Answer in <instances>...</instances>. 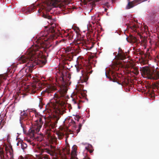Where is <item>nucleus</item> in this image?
Masks as SVG:
<instances>
[{"label":"nucleus","mask_w":159,"mask_h":159,"mask_svg":"<svg viewBox=\"0 0 159 159\" xmlns=\"http://www.w3.org/2000/svg\"><path fill=\"white\" fill-rule=\"evenodd\" d=\"M140 70L142 75L148 79L154 80L159 79V72L152 71L148 66L140 67Z\"/></svg>","instance_id":"5"},{"label":"nucleus","mask_w":159,"mask_h":159,"mask_svg":"<svg viewBox=\"0 0 159 159\" xmlns=\"http://www.w3.org/2000/svg\"><path fill=\"white\" fill-rule=\"evenodd\" d=\"M68 137V135L67 136H66V139L65 140V142H66H66H67V139Z\"/></svg>","instance_id":"42"},{"label":"nucleus","mask_w":159,"mask_h":159,"mask_svg":"<svg viewBox=\"0 0 159 159\" xmlns=\"http://www.w3.org/2000/svg\"><path fill=\"white\" fill-rule=\"evenodd\" d=\"M39 106L41 108L43 106V102L42 99L41 98L39 99Z\"/></svg>","instance_id":"19"},{"label":"nucleus","mask_w":159,"mask_h":159,"mask_svg":"<svg viewBox=\"0 0 159 159\" xmlns=\"http://www.w3.org/2000/svg\"><path fill=\"white\" fill-rule=\"evenodd\" d=\"M20 159H30L29 158H28L27 157H20Z\"/></svg>","instance_id":"35"},{"label":"nucleus","mask_w":159,"mask_h":159,"mask_svg":"<svg viewBox=\"0 0 159 159\" xmlns=\"http://www.w3.org/2000/svg\"><path fill=\"white\" fill-rule=\"evenodd\" d=\"M43 152H46L51 156H53L54 153H53V150H51L50 149L47 148H45L44 149Z\"/></svg>","instance_id":"16"},{"label":"nucleus","mask_w":159,"mask_h":159,"mask_svg":"<svg viewBox=\"0 0 159 159\" xmlns=\"http://www.w3.org/2000/svg\"><path fill=\"white\" fill-rule=\"evenodd\" d=\"M113 2V0H109L108 2H107V3H109L110 2Z\"/></svg>","instance_id":"36"},{"label":"nucleus","mask_w":159,"mask_h":159,"mask_svg":"<svg viewBox=\"0 0 159 159\" xmlns=\"http://www.w3.org/2000/svg\"><path fill=\"white\" fill-rule=\"evenodd\" d=\"M128 0V2L126 6V9H130L138 4L137 1H135L136 0H134L132 2H130L129 0Z\"/></svg>","instance_id":"12"},{"label":"nucleus","mask_w":159,"mask_h":159,"mask_svg":"<svg viewBox=\"0 0 159 159\" xmlns=\"http://www.w3.org/2000/svg\"><path fill=\"white\" fill-rule=\"evenodd\" d=\"M107 8H105V11L107 12Z\"/></svg>","instance_id":"43"},{"label":"nucleus","mask_w":159,"mask_h":159,"mask_svg":"<svg viewBox=\"0 0 159 159\" xmlns=\"http://www.w3.org/2000/svg\"><path fill=\"white\" fill-rule=\"evenodd\" d=\"M5 79V77L0 76V86L4 85L3 82Z\"/></svg>","instance_id":"21"},{"label":"nucleus","mask_w":159,"mask_h":159,"mask_svg":"<svg viewBox=\"0 0 159 159\" xmlns=\"http://www.w3.org/2000/svg\"><path fill=\"white\" fill-rule=\"evenodd\" d=\"M82 126V125L80 123L79 125L78 129L76 130L77 134L80 131Z\"/></svg>","instance_id":"25"},{"label":"nucleus","mask_w":159,"mask_h":159,"mask_svg":"<svg viewBox=\"0 0 159 159\" xmlns=\"http://www.w3.org/2000/svg\"><path fill=\"white\" fill-rule=\"evenodd\" d=\"M20 143H21V142H18V143H17V144H16L17 145V146H19V145H20Z\"/></svg>","instance_id":"39"},{"label":"nucleus","mask_w":159,"mask_h":159,"mask_svg":"<svg viewBox=\"0 0 159 159\" xmlns=\"http://www.w3.org/2000/svg\"><path fill=\"white\" fill-rule=\"evenodd\" d=\"M84 159H90V158L86 156L84 158Z\"/></svg>","instance_id":"38"},{"label":"nucleus","mask_w":159,"mask_h":159,"mask_svg":"<svg viewBox=\"0 0 159 159\" xmlns=\"http://www.w3.org/2000/svg\"><path fill=\"white\" fill-rule=\"evenodd\" d=\"M20 146H21V148L23 150H24L27 147V144L26 143L23 142H21Z\"/></svg>","instance_id":"18"},{"label":"nucleus","mask_w":159,"mask_h":159,"mask_svg":"<svg viewBox=\"0 0 159 159\" xmlns=\"http://www.w3.org/2000/svg\"><path fill=\"white\" fill-rule=\"evenodd\" d=\"M72 101H73V102L74 103V104L77 103L78 105V109H80V107L79 106L78 104L77 103V102H76V101H75V99H73L72 100Z\"/></svg>","instance_id":"33"},{"label":"nucleus","mask_w":159,"mask_h":159,"mask_svg":"<svg viewBox=\"0 0 159 159\" xmlns=\"http://www.w3.org/2000/svg\"><path fill=\"white\" fill-rule=\"evenodd\" d=\"M83 41L82 39H78L76 40V43L77 44H80Z\"/></svg>","instance_id":"27"},{"label":"nucleus","mask_w":159,"mask_h":159,"mask_svg":"<svg viewBox=\"0 0 159 159\" xmlns=\"http://www.w3.org/2000/svg\"><path fill=\"white\" fill-rule=\"evenodd\" d=\"M29 114L28 113H26L25 111H24L23 112H21L20 113V116H26V115Z\"/></svg>","instance_id":"26"},{"label":"nucleus","mask_w":159,"mask_h":159,"mask_svg":"<svg viewBox=\"0 0 159 159\" xmlns=\"http://www.w3.org/2000/svg\"><path fill=\"white\" fill-rule=\"evenodd\" d=\"M64 36H66L69 40H71L73 38V35L71 33H68L65 32Z\"/></svg>","instance_id":"15"},{"label":"nucleus","mask_w":159,"mask_h":159,"mask_svg":"<svg viewBox=\"0 0 159 159\" xmlns=\"http://www.w3.org/2000/svg\"><path fill=\"white\" fill-rule=\"evenodd\" d=\"M65 50L67 57L70 59V61L73 59L74 56L75 55L76 53H78L80 51V48H78L75 52V50L72 47H67Z\"/></svg>","instance_id":"6"},{"label":"nucleus","mask_w":159,"mask_h":159,"mask_svg":"<svg viewBox=\"0 0 159 159\" xmlns=\"http://www.w3.org/2000/svg\"><path fill=\"white\" fill-rule=\"evenodd\" d=\"M56 134L57 135L58 138L59 139H62L64 136V134L63 133L60 131H57L56 133Z\"/></svg>","instance_id":"17"},{"label":"nucleus","mask_w":159,"mask_h":159,"mask_svg":"<svg viewBox=\"0 0 159 159\" xmlns=\"http://www.w3.org/2000/svg\"><path fill=\"white\" fill-rule=\"evenodd\" d=\"M84 120H83V123H84Z\"/></svg>","instance_id":"44"},{"label":"nucleus","mask_w":159,"mask_h":159,"mask_svg":"<svg viewBox=\"0 0 159 159\" xmlns=\"http://www.w3.org/2000/svg\"><path fill=\"white\" fill-rule=\"evenodd\" d=\"M55 90V88L52 85H48L45 90L42 91V93L47 94L48 96L51 95V93Z\"/></svg>","instance_id":"9"},{"label":"nucleus","mask_w":159,"mask_h":159,"mask_svg":"<svg viewBox=\"0 0 159 159\" xmlns=\"http://www.w3.org/2000/svg\"><path fill=\"white\" fill-rule=\"evenodd\" d=\"M3 158H4V156L3 153H2L1 155V159H3Z\"/></svg>","instance_id":"34"},{"label":"nucleus","mask_w":159,"mask_h":159,"mask_svg":"<svg viewBox=\"0 0 159 159\" xmlns=\"http://www.w3.org/2000/svg\"><path fill=\"white\" fill-rule=\"evenodd\" d=\"M90 146L91 147H92V146L91 145H89L88 147H86L85 149L87 150L90 153H91L93 152V150L92 149H89V148Z\"/></svg>","instance_id":"24"},{"label":"nucleus","mask_w":159,"mask_h":159,"mask_svg":"<svg viewBox=\"0 0 159 159\" xmlns=\"http://www.w3.org/2000/svg\"><path fill=\"white\" fill-rule=\"evenodd\" d=\"M42 16L49 20L48 22L51 24V26L48 30L41 32L39 35V38L36 41V44L33 45L35 46L25 56H21L20 58V63H27L26 66L27 68L26 69L25 72L28 73L25 75V80H26L31 79L32 76L30 73L35 68V66L39 65L40 67H42L46 64V61L45 59L37 58L39 54V52H37L39 46H43L44 48L48 47L47 46L49 45H48V42L47 41L49 39H54L56 35H58L59 32L56 24L53 22L54 20L52 19L51 16L43 15Z\"/></svg>","instance_id":"1"},{"label":"nucleus","mask_w":159,"mask_h":159,"mask_svg":"<svg viewBox=\"0 0 159 159\" xmlns=\"http://www.w3.org/2000/svg\"><path fill=\"white\" fill-rule=\"evenodd\" d=\"M36 89V87H35V88H34V89H32L31 90V93H32V94L35 93L36 92V91L37 90V89Z\"/></svg>","instance_id":"31"},{"label":"nucleus","mask_w":159,"mask_h":159,"mask_svg":"<svg viewBox=\"0 0 159 159\" xmlns=\"http://www.w3.org/2000/svg\"><path fill=\"white\" fill-rule=\"evenodd\" d=\"M157 89L159 90V82H158V83L157 84Z\"/></svg>","instance_id":"40"},{"label":"nucleus","mask_w":159,"mask_h":159,"mask_svg":"<svg viewBox=\"0 0 159 159\" xmlns=\"http://www.w3.org/2000/svg\"><path fill=\"white\" fill-rule=\"evenodd\" d=\"M28 112H29V114L26 115V116H23L20 117V122L21 124L22 123H23V122H25L26 123L27 120H29L31 121V120L33 119V117L34 116V115L35 114V113L34 114V113L31 111H29Z\"/></svg>","instance_id":"7"},{"label":"nucleus","mask_w":159,"mask_h":159,"mask_svg":"<svg viewBox=\"0 0 159 159\" xmlns=\"http://www.w3.org/2000/svg\"><path fill=\"white\" fill-rule=\"evenodd\" d=\"M126 39L128 42L130 43L138 44L139 42V41L138 39L131 34H130L129 37L126 38Z\"/></svg>","instance_id":"11"},{"label":"nucleus","mask_w":159,"mask_h":159,"mask_svg":"<svg viewBox=\"0 0 159 159\" xmlns=\"http://www.w3.org/2000/svg\"><path fill=\"white\" fill-rule=\"evenodd\" d=\"M70 121V122L69 124L70 125H73V126H74L75 128H76L75 123V121H74V120L72 119Z\"/></svg>","instance_id":"23"},{"label":"nucleus","mask_w":159,"mask_h":159,"mask_svg":"<svg viewBox=\"0 0 159 159\" xmlns=\"http://www.w3.org/2000/svg\"><path fill=\"white\" fill-rule=\"evenodd\" d=\"M117 58L120 60H123L126 58V55L122 50L120 48H118V53H116Z\"/></svg>","instance_id":"10"},{"label":"nucleus","mask_w":159,"mask_h":159,"mask_svg":"<svg viewBox=\"0 0 159 159\" xmlns=\"http://www.w3.org/2000/svg\"><path fill=\"white\" fill-rule=\"evenodd\" d=\"M114 72L112 71H110L107 74L106 72L105 73L106 75L107 78L110 79L111 80H113L114 82H116L119 84H121L119 83V81L118 77L117 74H114Z\"/></svg>","instance_id":"8"},{"label":"nucleus","mask_w":159,"mask_h":159,"mask_svg":"<svg viewBox=\"0 0 159 159\" xmlns=\"http://www.w3.org/2000/svg\"><path fill=\"white\" fill-rule=\"evenodd\" d=\"M24 132H25L24 129H23Z\"/></svg>","instance_id":"46"},{"label":"nucleus","mask_w":159,"mask_h":159,"mask_svg":"<svg viewBox=\"0 0 159 159\" xmlns=\"http://www.w3.org/2000/svg\"><path fill=\"white\" fill-rule=\"evenodd\" d=\"M76 117L77 118V120L78 121H79V120H80V117L78 116H76Z\"/></svg>","instance_id":"37"},{"label":"nucleus","mask_w":159,"mask_h":159,"mask_svg":"<svg viewBox=\"0 0 159 159\" xmlns=\"http://www.w3.org/2000/svg\"><path fill=\"white\" fill-rule=\"evenodd\" d=\"M43 124V122L41 118H39L38 120L35 121L34 125H33L32 127L29 130L28 133L31 138L35 139L40 142L43 140V136L36 134L39 131Z\"/></svg>","instance_id":"3"},{"label":"nucleus","mask_w":159,"mask_h":159,"mask_svg":"<svg viewBox=\"0 0 159 159\" xmlns=\"http://www.w3.org/2000/svg\"><path fill=\"white\" fill-rule=\"evenodd\" d=\"M75 67L76 68V71L77 72H79L80 71L81 72L82 75H84V73L83 72V70L82 66L80 64H77L75 65Z\"/></svg>","instance_id":"13"},{"label":"nucleus","mask_w":159,"mask_h":159,"mask_svg":"<svg viewBox=\"0 0 159 159\" xmlns=\"http://www.w3.org/2000/svg\"><path fill=\"white\" fill-rule=\"evenodd\" d=\"M65 77L63 75L62 77L60 78V80L62 84V85L64 86L61 88L60 90L57 93L54 94V96L56 98L55 99V102L57 104H60L62 101L63 98L64 97L67 92V89L65 85L67 84V81L68 80V79L66 80Z\"/></svg>","instance_id":"4"},{"label":"nucleus","mask_w":159,"mask_h":159,"mask_svg":"<svg viewBox=\"0 0 159 159\" xmlns=\"http://www.w3.org/2000/svg\"><path fill=\"white\" fill-rule=\"evenodd\" d=\"M24 132H25L24 129H23Z\"/></svg>","instance_id":"47"},{"label":"nucleus","mask_w":159,"mask_h":159,"mask_svg":"<svg viewBox=\"0 0 159 159\" xmlns=\"http://www.w3.org/2000/svg\"><path fill=\"white\" fill-rule=\"evenodd\" d=\"M136 25H133L130 26V28L133 30L135 31L136 30Z\"/></svg>","instance_id":"29"},{"label":"nucleus","mask_w":159,"mask_h":159,"mask_svg":"<svg viewBox=\"0 0 159 159\" xmlns=\"http://www.w3.org/2000/svg\"><path fill=\"white\" fill-rule=\"evenodd\" d=\"M6 151H7V152L8 151H7V150H6Z\"/></svg>","instance_id":"48"},{"label":"nucleus","mask_w":159,"mask_h":159,"mask_svg":"<svg viewBox=\"0 0 159 159\" xmlns=\"http://www.w3.org/2000/svg\"><path fill=\"white\" fill-rule=\"evenodd\" d=\"M49 149H50L51 150H53V153H54L55 151V148L52 145H50V148Z\"/></svg>","instance_id":"30"},{"label":"nucleus","mask_w":159,"mask_h":159,"mask_svg":"<svg viewBox=\"0 0 159 159\" xmlns=\"http://www.w3.org/2000/svg\"><path fill=\"white\" fill-rule=\"evenodd\" d=\"M76 148H74L72 150L71 155L72 157H75L76 155Z\"/></svg>","instance_id":"20"},{"label":"nucleus","mask_w":159,"mask_h":159,"mask_svg":"<svg viewBox=\"0 0 159 159\" xmlns=\"http://www.w3.org/2000/svg\"><path fill=\"white\" fill-rule=\"evenodd\" d=\"M132 72L135 75H137L139 73L138 70L137 69H134L133 71H132Z\"/></svg>","instance_id":"28"},{"label":"nucleus","mask_w":159,"mask_h":159,"mask_svg":"<svg viewBox=\"0 0 159 159\" xmlns=\"http://www.w3.org/2000/svg\"><path fill=\"white\" fill-rule=\"evenodd\" d=\"M7 156L8 158L10 159H12L13 157V153L12 150H9L8 152H7Z\"/></svg>","instance_id":"14"},{"label":"nucleus","mask_w":159,"mask_h":159,"mask_svg":"<svg viewBox=\"0 0 159 159\" xmlns=\"http://www.w3.org/2000/svg\"><path fill=\"white\" fill-rule=\"evenodd\" d=\"M49 106L51 108H52L50 110H52L54 113L51 116L49 126L50 128L54 129L57 127L58 120L61 117V115L63 114L65 111L58 108L57 106L52 103H50Z\"/></svg>","instance_id":"2"},{"label":"nucleus","mask_w":159,"mask_h":159,"mask_svg":"<svg viewBox=\"0 0 159 159\" xmlns=\"http://www.w3.org/2000/svg\"><path fill=\"white\" fill-rule=\"evenodd\" d=\"M41 159H51L48 155L43 154L41 156Z\"/></svg>","instance_id":"22"},{"label":"nucleus","mask_w":159,"mask_h":159,"mask_svg":"<svg viewBox=\"0 0 159 159\" xmlns=\"http://www.w3.org/2000/svg\"><path fill=\"white\" fill-rule=\"evenodd\" d=\"M63 151H64V152H65L64 154H66V152H65V151H66V154H69L70 153L69 150L67 149H64V150H63Z\"/></svg>","instance_id":"32"},{"label":"nucleus","mask_w":159,"mask_h":159,"mask_svg":"<svg viewBox=\"0 0 159 159\" xmlns=\"http://www.w3.org/2000/svg\"><path fill=\"white\" fill-rule=\"evenodd\" d=\"M24 132H25L24 129H23Z\"/></svg>","instance_id":"45"},{"label":"nucleus","mask_w":159,"mask_h":159,"mask_svg":"<svg viewBox=\"0 0 159 159\" xmlns=\"http://www.w3.org/2000/svg\"><path fill=\"white\" fill-rule=\"evenodd\" d=\"M94 45V44L93 43H91V47H90V49L92 48L93 47V46Z\"/></svg>","instance_id":"41"}]
</instances>
